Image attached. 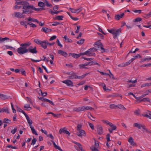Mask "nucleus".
Returning <instances> with one entry per match:
<instances>
[{
	"label": "nucleus",
	"instance_id": "29",
	"mask_svg": "<svg viewBox=\"0 0 151 151\" xmlns=\"http://www.w3.org/2000/svg\"><path fill=\"white\" fill-rule=\"evenodd\" d=\"M63 16L62 15L58 16L55 17V19H57L58 20H63Z\"/></svg>",
	"mask_w": 151,
	"mask_h": 151
},
{
	"label": "nucleus",
	"instance_id": "49",
	"mask_svg": "<svg viewBox=\"0 0 151 151\" xmlns=\"http://www.w3.org/2000/svg\"><path fill=\"white\" fill-rule=\"evenodd\" d=\"M115 29H107V30L111 34H113V35H114V32Z\"/></svg>",
	"mask_w": 151,
	"mask_h": 151
},
{
	"label": "nucleus",
	"instance_id": "21",
	"mask_svg": "<svg viewBox=\"0 0 151 151\" xmlns=\"http://www.w3.org/2000/svg\"><path fill=\"white\" fill-rule=\"evenodd\" d=\"M100 50H101V53H104V52H107L108 51V49H105L103 47V45L102 44H101V45H100Z\"/></svg>",
	"mask_w": 151,
	"mask_h": 151
},
{
	"label": "nucleus",
	"instance_id": "4",
	"mask_svg": "<svg viewBox=\"0 0 151 151\" xmlns=\"http://www.w3.org/2000/svg\"><path fill=\"white\" fill-rule=\"evenodd\" d=\"M95 52V50L93 47L87 50V52L88 53V56H95L96 55L95 53L94 52Z\"/></svg>",
	"mask_w": 151,
	"mask_h": 151
},
{
	"label": "nucleus",
	"instance_id": "6",
	"mask_svg": "<svg viewBox=\"0 0 151 151\" xmlns=\"http://www.w3.org/2000/svg\"><path fill=\"white\" fill-rule=\"evenodd\" d=\"M40 45L44 49H46L47 47V40H45L42 41H41Z\"/></svg>",
	"mask_w": 151,
	"mask_h": 151
},
{
	"label": "nucleus",
	"instance_id": "16",
	"mask_svg": "<svg viewBox=\"0 0 151 151\" xmlns=\"http://www.w3.org/2000/svg\"><path fill=\"white\" fill-rule=\"evenodd\" d=\"M73 111H75L80 112L83 111V106L79 107L78 108H75L74 109Z\"/></svg>",
	"mask_w": 151,
	"mask_h": 151
},
{
	"label": "nucleus",
	"instance_id": "14",
	"mask_svg": "<svg viewBox=\"0 0 151 151\" xmlns=\"http://www.w3.org/2000/svg\"><path fill=\"white\" fill-rule=\"evenodd\" d=\"M59 54H60L65 57H67V56L68 54L67 52L65 51H63L61 50H59L58 51Z\"/></svg>",
	"mask_w": 151,
	"mask_h": 151
},
{
	"label": "nucleus",
	"instance_id": "27",
	"mask_svg": "<svg viewBox=\"0 0 151 151\" xmlns=\"http://www.w3.org/2000/svg\"><path fill=\"white\" fill-rule=\"evenodd\" d=\"M88 74V73H87L81 76H77V79H82L84 78Z\"/></svg>",
	"mask_w": 151,
	"mask_h": 151
},
{
	"label": "nucleus",
	"instance_id": "24",
	"mask_svg": "<svg viewBox=\"0 0 151 151\" xmlns=\"http://www.w3.org/2000/svg\"><path fill=\"white\" fill-rule=\"evenodd\" d=\"M69 78L71 79H77V75H76V73H74L71 74V75L69 77Z\"/></svg>",
	"mask_w": 151,
	"mask_h": 151
},
{
	"label": "nucleus",
	"instance_id": "11",
	"mask_svg": "<svg viewBox=\"0 0 151 151\" xmlns=\"http://www.w3.org/2000/svg\"><path fill=\"white\" fill-rule=\"evenodd\" d=\"M120 97L122 99V95L119 94L118 93H114L113 94L109 95L107 97L109 98V97H112V98H114V97Z\"/></svg>",
	"mask_w": 151,
	"mask_h": 151
},
{
	"label": "nucleus",
	"instance_id": "13",
	"mask_svg": "<svg viewBox=\"0 0 151 151\" xmlns=\"http://www.w3.org/2000/svg\"><path fill=\"white\" fill-rule=\"evenodd\" d=\"M128 141L131 145L133 146L137 145L136 143L134 142V139L132 137H130L128 139Z\"/></svg>",
	"mask_w": 151,
	"mask_h": 151
},
{
	"label": "nucleus",
	"instance_id": "48",
	"mask_svg": "<svg viewBox=\"0 0 151 151\" xmlns=\"http://www.w3.org/2000/svg\"><path fill=\"white\" fill-rule=\"evenodd\" d=\"M51 141L52 142L53 145L55 147L56 149H59V148L60 147L57 145L56 144L55 142L53 141Z\"/></svg>",
	"mask_w": 151,
	"mask_h": 151
},
{
	"label": "nucleus",
	"instance_id": "51",
	"mask_svg": "<svg viewBox=\"0 0 151 151\" xmlns=\"http://www.w3.org/2000/svg\"><path fill=\"white\" fill-rule=\"evenodd\" d=\"M34 41L35 42L37 43V44L40 45L41 41L40 40H39L38 39H37L34 40Z\"/></svg>",
	"mask_w": 151,
	"mask_h": 151
},
{
	"label": "nucleus",
	"instance_id": "26",
	"mask_svg": "<svg viewBox=\"0 0 151 151\" xmlns=\"http://www.w3.org/2000/svg\"><path fill=\"white\" fill-rule=\"evenodd\" d=\"M83 111L86 110H94V108H92L91 106H87L85 107L84 106H83Z\"/></svg>",
	"mask_w": 151,
	"mask_h": 151
},
{
	"label": "nucleus",
	"instance_id": "57",
	"mask_svg": "<svg viewBox=\"0 0 151 151\" xmlns=\"http://www.w3.org/2000/svg\"><path fill=\"white\" fill-rule=\"evenodd\" d=\"M65 41L67 42H72L73 41L70 39V38H65Z\"/></svg>",
	"mask_w": 151,
	"mask_h": 151
},
{
	"label": "nucleus",
	"instance_id": "18",
	"mask_svg": "<svg viewBox=\"0 0 151 151\" xmlns=\"http://www.w3.org/2000/svg\"><path fill=\"white\" fill-rule=\"evenodd\" d=\"M139 101L140 102H151L150 99L148 98H144Z\"/></svg>",
	"mask_w": 151,
	"mask_h": 151
},
{
	"label": "nucleus",
	"instance_id": "44",
	"mask_svg": "<svg viewBox=\"0 0 151 151\" xmlns=\"http://www.w3.org/2000/svg\"><path fill=\"white\" fill-rule=\"evenodd\" d=\"M24 108L26 109L25 110H26L29 111L30 110L28 109L29 108H31V107L30 106V105L29 104H26L24 106Z\"/></svg>",
	"mask_w": 151,
	"mask_h": 151
},
{
	"label": "nucleus",
	"instance_id": "42",
	"mask_svg": "<svg viewBox=\"0 0 151 151\" xmlns=\"http://www.w3.org/2000/svg\"><path fill=\"white\" fill-rule=\"evenodd\" d=\"M81 56V55L80 54H77L73 53V57L76 58H77L80 57Z\"/></svg>",
	"mask_w": 151,
	"mask_h": 151
},
{
	"label": "nucleus",
	"instance_id": "45",
	"mask_svg": "<svg viewBox=\"0 0 151 151\" xmlns=\"http://www.w3.org/2000/svg\"><path fill=\"white\" fill-rule=\"evenodd\" d=\"M27 24L29 25L31 27L33 28H35L36 27V25L35 24H34L32 22L28 23H27Z\"/></svg>",
	"mask_w": 151,
	"mask_h": 151
},
{
	"label": "nucleus",
	"instance_id": "63",
	"mask_svg": "<svg viewBox=\"0 0 151 151\" xmlns=\"http://www.w3.org/2000/svg\"><path fill=\"white\" fill-rule=\"evenodd\" d=\"M56 42L58 44V45L60 47L62 48L63 47V45L62 44H60V42L59 40L58 39L56 41Z\"/></svg>",
	"mask_w": 151,
	"mask_h": 151
},
{
	"label": "nucleus",
	"instance_id": "19",
	"mask_svg": "<svg viewBox=\"0 0 151 151\" xmlns=\"http://www.w3.org/2000/svg\"><path fill=\"white\" fill-rule=\"evenodd\" d=\"M31 44L30 42H28L27 43L21 44H20V45L21 46L23 47H26V48H27Z\"/></svg>",
	"mask_w": 151,
	"mask_h": 151
},
{
	"label": "nucleus",
	"instance_id": "60",
	"mask_svg": "<svg viewBox=\"0 0 151 151\" xmlns=\"http://www.w3.org/2000/svg\"><path fill=\"white\" fill-rule=\"evenodd\" d=\"M93 48H95V52L97 50H100V45H96V46H95Z\"/></svg>",
	"mask_w": 151,
	"mask_h": 151
},
{
	"label": "nucleus",
	"instance_id": "50",
	"mask_svg": "<svg viewBox=\"0 0 151 151\" xmlns=\"http://www.w3.org/2000/svg\"><path fill=\"white\" fill-rule=\"evenodd\" d=\"M79 68L80 69L87 68L85 67L84 64H80L79 65Z\"/></svg>",
	"mask_w": 151,
	"mask_h": 151
},
{
	"label": "nucleus",
	"instance_id": "41",
	"mask_svg": "<svg viewBox=\"0 0 151 151\" xmlns=\"http://www.w3.org/2000/svg\"><path fill=\"white\" fill-rule=\"evenodd\" d=\"M102 121L104 123L106 124L107 125L109 126L111 125L112 124L110 122L108 121L107 120H102Z\"/></svg>",
	"mask_w": 151,
	"mask_h": 151
},
{
	"label": "nucleus",
	"instance_id": "39",
	"mask_svg": "<svg viewBox=\"0 0 151 151\" xmlns=\"http://www.w3.org/2000/svg\"><path fill=\"white\" fill-rule=\"evenodd\" d=\"M11 122V121L6 118H5L4 119L3 123H6L9 124Z\"/></svg>",
	"mask_w": 151,
	"mask_h": 151
},
{
	"label": "nucleus",
	"instance_id": "8",
	"mask_svg": "<svg viewBox=\"0 0 151 151\" xmlns=\"http://www.w3.org/2000/svg\"><path fill=\"white\" fill-rule=\"evenodd\" d=\"M76 134L78 136L82 137V136L84 137L86 136V132L84 130L82 129L77 132Z\"/></svg>",
	"mask_w": 151,
	"mask_h": 151
},
{
	"label": "nucleus",
	"instance_id": "36",
	"mask_svg": "<svg viewBox=\"0 0 151 151\" xmlns=\"http://www.w3.org/2000/svg\"><path fill=\"white\" fill-rule=\"evenodd\" d=\"M142 115L143 116L147 117V118L151 119V114H150L149 113L148 114H142Z\"/></svg>",
	"mask_w": 151,
	"mask_h": 151
},
{
	"label": "nucleus",
	"instance_id": "7",
	"mask_svg": "<svg viewBox=\"0 0 151 151\" xmlns=\"http://www.w3.org/2000/svg\"><path fill=\"white\" fill-rule=\"evenodd\" d=\"M27 50L28 52H30L33 54L36 53L37 52L36 47L33 48L32 46H30L28 49H27Z\"/></svg>",
	"mask_w": 151,
	"mask_h": 151
},
{
	"label": "nucleus",
	"instance_id": "59",
	"mask_svg": "<svg viewBox=\"0 0 151 151\" xmlns=\"http://www.w3.org/2000/svg\"><path fill=\"white\" fill-rule=\"evenodd\" d=\"M82 10V8H79L77 9H76V11H75L76 13H78Z\"/></svg>",
	"mask_w": 151,
	"mask_h": 151
},
{
	"label": "nucleus",
	"instance_id": "40",
	"mask_svg": "<svg viewBox=\"0 0 151 151\" xmlns=\"http://www.w3.org/2000/svg\"><path fill=\"white\" fill-rule=\"evenodd\" d=\"M142 19L140 17H137L134 19L133 21L134 22H139L142 21Z\"/></svg>",
	"mask_w": 151,
	"mask_h": 151
},
{
	"label": "nucleus",
	"instance_id": "62",
	"mask_svg": "<svg viewBox=\"0 0 151 151\" xmlns=\"http://www.w3.org/2000/svg\"><path fill=\"white\" fill-rule=\"evenodd\" d=\"M39 99L40 100H41L42 101H44L45 102H47V100H48V99L45 98L43 97H41L39 98Z\"/></svg>",
	"mask_w": 151,
	"mask_h": 151
},
{
	"label": "nucleus",
	"instance_id": "1",
	"mask_svg": "<svg viewBox=\"0 0 151 151\" xmlns=\"http://www.w3.org/2000/svg\"><path fill=\"white\" fill-rule=\"evenodd\" d=\"M16 4L17 5H22L23 13L29 14H32L33 12V6L30 5L28 2L16 1Z\"/></svg>",
	"mask_w": 151,
	"mask_h": 151
},
{
	"label": "nucleus",
	"instance_id": "64",
	"mask_svg": "<svg viewBox=\"0 0 151 151\" xmlns=\"http://www.w3.org/2000/svg\"><path fill=\"white\" fill-rule=\"evenodd\" d=\"M82 127V125L81 124H78L77 125V130L79 131L80 130H81V128Z\"/></svg>",
	"mask_w": 151,
	"mask_h": 151
},
{
	"label": "nucleus",
	"instance_id": "33",
	"mask_svg": "<svg viewBox=\"0 0 151 151\" xmlns=\"http://www.w3.org/2000/svg\"><path fill=\"white\" fill-rule=\"evenodd\" d=\"M117 108H118L121 109L125 110L126 109L124 106L121 104L117 105Z\"/></svg>",
	"mask_w": 151,
	"mask_h": 151
},
{
	"label": "nucleus",
	"instance_id": "34",
	"mask_svg": "<svg viewBox=\"0 0 151 151\" xmlns=\"http://www.w3.org/2000/svg\"><path fill=\"white\" fill-rule=\"evenodd\" d=\"M129 65V64L128 63V62H127L125 63H122V64H120L119 65V67H126L127 66Z\"/></svg>",
	"mask_w": 151,
	"mask_h": 151
},
{
	"label": "nucleus",
	"instance_id": "52",
	"mask_svg": "<svg viewBox=\"0 0 151 151\" xmlns=\"http://www.w3.org/2000/svg\"><path fill=\"white\" fill-rule=\"evenodd\" d=\"M11 106H12V109L13 110V113H16V110L14 109V106H13V104H12V103H11Z\"/></svg>",
	"mask_w": 151,
	"mask_h": 151
},
{
	"label": "nucleus",
	"instance_id": "37",
	"mask_svg": "<svg viewBox=\"0 0 151 151\" xmlns=\"http://www.w3.org/2000/svg\"><path fill=\"white\" fill-rule=\"evenodd\" d=\"M85 40L83 39H81V40L77 42V43L79 45H82L84 42Z\"/></svg>",
	"mask_w": 151,
	"mask_h": 151
},
{
	"label": "nucleus",
	"instance_id": "61",
	"mask_svg": "<svg viewBox=\"0 0 151 151\" xmlns=\"http://www.w3.org/2000/svg\"><path fill=\"white\" fill-rule=\"evenodd\" d=\"M110 135L109 134H108L106 136V139L108 142H109L111 141V140L110 139Z\"/></svg>",
	"mask_w": 151,
	"mask_h": 151
},
{
	"label": "nucleus",
	"instance_id": "38",
	"mask_svg": "<svg viewBox=\"0 0 151 151\" xmlns=\"http://www.w3.org/2000/svg\"><path fill=\"white\" fill-rule=\"evenodd\" d=\"M133 126L134 127H137L139 129H141V125L137 123H134L133 124Z\"/></svg>",
	"mask_w": 151,
	"mask_h": 151
},
{
	"label": "nucleus",
	"instance_id": "56",
	"mask_svg": "<svg viewBox=\"0 0 151 151\" xmlns=\"http://www.w3.org/2000/svg\"><path fill=\"white\" fill-rule=\"evenodd\" d=\"M137 81V79H135V80L134 81H132L130 80H128V81H127V82L129 83H136Z\"/></svg>",
	"mask_w": 151,
	"mask_h": 151
},
{
	"label": "nucleus",
	"instance_id": "25",
	"mask_svg": "<svg viewBox=\"0 0 151 151\" xmlns=\"http://www.w3.org/2000/svg\"><path fill=\"white\" fill-rule=\"evenodd\" d=\"M30 127L31 129L32 133L33 134H35L36 135H38V134L37 133L36 131L35 130V129L32 126H30Z\"/></svg>",
	"mask_w": 151,
	"mask_h": 151
},
{
	"label": "nucleus",
	"instance_id": "15",
	"mask_svg": "<svg viewBox=\"0 0 151 151\" xmlns=\"http://www.w3.org/2000/svg\"><path fill=\"white\" fill-rule=\"evenodd\" d=\"M38 6L41 7L42 10H45V3L41 1L39 2L38 3Z\"/></svg>",
	"mask_w": 151,
	"mask_h": 151
},
{
	"label": "nucleus",
	"instance_id": "53",
	"mask_svg": "<svg viewBox=\"0 0 151 151\" xmlns=\"http://www.w3.org/2000/svg\"><path fill=\"white\" fill-rule=\"evenodd\" d=\"M102 44V43H101L99 41H98L95 42L93 45H101Z\"/></svg>",
	"mask_w": 151,
	"mask_h": 151
},
{
	"label": "nucleus",
	"instance_id": "20",
	"mask_svg": "<svg viewBox=\"0 0 151 151\" xmlns=\"http://www.w3.org/2000/svg\"><path fill=\"white\" fill-rule=\"evenodd\" d=\"M0 110H1V112H5L7 114H9V113L8 108L4 107L2 109H0Z\"/></svg>",
	"mask_w": 151,
	"mask_h": 151
},
{
	"label": "nucleus",
	"instance_id": "32",
	"mask_svg": "<svg viewBox=\"0 0 151 151\" xmlns=\"http://www.w3.org/2000/svg\"><path fill=\"white\" fill-rule=\"evenodd\" d=\"M26 118L27 119L28 123L29 124V126L30 127V126H32V120L29 119V116L27 117Z\"/></svg>",
	"mask_w": 151,
	"mask_h": 151
},
{
	"label": "nucleus",
	"instance_id": "17",
	"mask_svg": "<svg viewBox=\"0 0 151 151\" xmlns=\"http://www.w3.org/2000/svg\"><path fill=\"white\" fill-rule=\"evenodd\" d=\"M124 13H122L121 15L118 14L115 16V19L117 20H119L120 19L122 18L124 15Z\"/></svg>",
	"mask_w": 151,
	"mask_h": 151
},
{
	"label": "nucleus",
	"instance_id": "2",
	"mask_svg": "<svg viewBox=\"0 0 151 151\" xmlns=\"http://www.w3.org/2000/svg\"><path fill=\"white\" fill-rule=\"evenodd\" d=\"M17 52L20 55L23 54L28 52L27 49L21 46L18 49Z\"/></svg>",
	"mask_w": 151,
	"mask_h": 151
},
{
	"label": "nucleus",
	"instance_id": "12",
	"mask_svg": "<svg viewBox=\"0 0 151 151\" xmlns=\"http://www.w3.org/2000/svg\"><path fill=\"white\" fill-rule=\"evenodd\" d=\"M65 128H63L60 129L59 131L60 134H61L62 132H63L64 133H65L69 135H70V134L69 132L66 130H65Z\"/></svg>",
	"mask_w": 151,
	"mask_h": 151
},
{
	"label": "nucleus",
	"instance_id": "47",
	"mask_svg": "<svg viewBox=\"0 0 151 151\" xmlns=\"http://www.w3.org/2000/svg\"><path fill=\"white\" fill-rule=\"evenodd\" d=\"M18 128L17 127H15L11 131V132L13 134H14L16 132H17V130Z\"/></svg>",
	"mask_w": 151,
	"mask_h": 151
},
{
	"label": "nucleus",
	"instance_id": "5",
	"mask_svg": "<svg viewBox=\"0 0 151 151\" xmlns=\"http://www.w3.org/2000/svg\"><path fill=\"white\" fill-rule=\"evenodd\" d=\"M96 127L98 134L99 135L102 134L104 132L102 126L101 125H97Z\"/></svg>",
	"mask_w": 151,
	"mask_h": 151
},
{
	"label": "nucleus",
	"instance_id": "28",
	"mask_svg": "<svg viewBox=\"0 0 151 151\" xmlns=\"http://www.w3.org/2000/svg\"><path fill=\"white\" fill-rule=\"evenodd\" d=\"M28 21H32L33 22H36L37 23H39V22L36 19L32 18H29L28 19Z\"/></svg>",
	"mask_w": 151,
	"mask_h": 151
},
{
	"label": "nucleus",
	"instance_id": "46",
	"mask_svg": "<svg viewBox=\"0 0 151 151\" xmlns=\"http://www.w3.org/2000/svg\"><path fill=\"white\" fill-rule=\"evenodd\" d=\"M45 3L47 6L50 7H52V5L51 4H50L47 0H46V2Z\"/></svg>",
	"mask_w": 151,
	"mask_h": 151
},
{
	"label": "nucleus",
	"instance_id": "35",
	"mask_svg": "<svg viewBox=\"0 0 151 151\" xmlns=\"http://www.w3.org/2000/svg\"><path fill=\"white\" fill-rule=\"evenodd\" d=\"M60 11H57V12H56V11L54 12L52 10H50L49 12L52 15H53L55 14H58L59 13H60Z\"/></svg>",
	"mask_w": 151,
	"mask_h": 151
},
{
	"label": "nucleus",
	"instance_id": "3",
	"mask_svg": "<svg viewBox=\"0 0 151 151\" xmlns=\"http://www.w3.org/2000/svg\"><path fill=\"white\" fill-rule=\"evenodd\" d=\"M24 14L23 12L21 13L19 12H14L12 16L13 17L18 18H24L25 16L23 14Z\"/></svg>",
	"mask_w": 151,
	"mask_h": 151
},
{
	"label": "nucleus",
	"instance_id": "43",
	"mask_svg": "<svg viewBox=\"0 0 151 151\" xmlns=\"http://www.w3.org/2000/svg\"><path fill=\"white\" fill-rule=\"evenodd\" d=\"M92 64H91L90 65H98L99 67L101 66L98 63L96 62L95 61H92Z\"/></svg>",
	"mask_w": 151,
	"mask_h": 151
},
{
	"label": "nucleus",
	"instance_id": "30",
	"mask_svg": "<svg viewBox=\"0 0 151 151\" xmlns=\"http://www.w3.org/2000/svg\"><path fill=\"white\" fill-rule=\"evenodd\" d=\"M0 98L3 100L8 99L7 96L2 94H0Z\"/></svg>",
	"mask_w": 151,
	"mask_h": 151
},
{
	"label": "nucleus",
	"instance_id": "55",
	"mask_svg": "<svg viewBox=\"0 0 151 151\" xmlns=\"http://www.w3.org/2000/svg\"><path fill=\"white\" fill-rule=\"evenodd\" d=\"M117 105L114 104H111L110 106V108L111 109H114L117 107Z\"/></svg>",
	"mask_w": 151,
	"mask_h": 151
},
{
	"label": "nucleus",
	"instance_id": "9",
	"mask_svg": "<svg viewBox=\"0 0 151 151\" xmlns=\"http://www.w3.org/2000/svg\"><path fill=\"white\" fill-rule=\"evenodd\" d=\"M62 82L64 83L65 84L68 86H73V83L72 81L69 80H67L63 81H62Z\"/></svg>",
	"mask_w": 151,
	"mask_h": 151
},
{
	"label": "nucleus",
	"instance_id": "23",
	"mask_svg": "<svg viewBox=\"0 0 151 151\" xmlns=\"http://www.w3.org/2000/svg\"><path fill=\"white\" fill-rule=\"evenodd\" d=\"M112 128L111 129H109V132L110 133H112L113 131L114 130H116V127L115 126L114 124H112L110 126Z\"/></svg>",
	"mask_w": 151,
	"mask_h": 151
},
{
	"label": "nucleus",
	"instance_id": "10",
	"mask_svg": "<svg viewBox=\"0 0 151 151\" xmlns=\"http://www.w3.org/2000/svg\"><path fill=\"white\" fill-rule=\"evenodd\" d=\"M122 29L121 28H120L119 29H115L114 33V36L115 37L118 36L119 35H120L121 33Z\"/></svg>",
	"mask_w": 151,
	"mask_h": 151
},
{
	"label": "nucleus",
	"instance_id": "54",
	"mask_svg": "<svg viewBox=\"0 0 151 151\" xmlns=\"http://www.w3.org/2000/svg\"><path fill=\"white\" fill-rule=\"evenodd\" d=\"M15 4H16L14 8V9H20V8H21L22 7V6H18V5H17V4H16V3H15Z\"/></svg>",
	"mask_w": 151,
	"mask_h": 151
},
{
	"label": "nucleus",
	"instance_id": "22",
	"mask_svg": "<svg viewBox=\"0 0 151 151\" xmlns=\"http://www.w3.org/2000/svg\"><path fill=\"white\" fill-rule=\"evenodd\" d=\"M42 31L45 33L50 32L51 31V30L45 27H44L42 28Z\"/></svg>",
	"mask_w": 151,
	"mask_h": 151
},
{
	"label": "nucleus",
	"instance_id": "31",
	"mask_svg": "<svg viewBox=\"0 0 151 151\" xmlns=\"http://www.w3.org/2000/svg\"><path fill=\"white\" fill-rule=\"evenodd\" d=\"M151 86V83H144L142 84L141 86V88H143L146 86Z\"/></svg>",
	"mask_w": 151,
	"mask_h": 151
},
{
	"label": "nucleus",
	"instance_id": "58",
	"mask_svg": "<svg viewBox=\"0 0 151 151\" xmlns=\"http://www.w3.org/2000/svg\"><path fill=\"white\" fill-rule=\"evenodd\" d=\"M37 140L36 138H34L32 141L31 145H34V144H35L37 141Z\"/></svg>",
	"mask_w": 151,
	"mask_h": 151
}]
</instances>
